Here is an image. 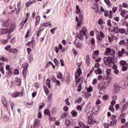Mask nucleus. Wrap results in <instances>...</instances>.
Instances as JSON below:
<instances>
[{
	"instance_id": "f257e3e1",
	"label": "nucleus",
	"mask_w": 128,
	"mask_h": 128,
	"mask_svg": "<svg viewBox=\"0 0 128 128\" xmlns=\"http://www.w3.org/2000/svg\"><path fill=\"white\" fill-rule=\"evenodd\" d=\"M80 74H82V69L79 68L75 74L76 86H78V88L77 89L78 92H80L82 90V82H84L82 78L80 77Z\"/></svg>"
},
{
	"instance_id": "f03ea898",
	"label": "nucleus",
	"mask_w": 128,
	"mask_h": 128,
	"mask_svg": "<svg viewBox=\"0 0 128 128\" xmlns=\"http://www.w3.org/2000/svg\"><path fill=\"white\" fill-rule=\"evenodd\" d=\"M108 86V83L106 82H101L98 86V88L100 90V94H102L106 92V88Z\"/></svg>"
},
{
	"instance_id": "7ed1b4c3",
	"label": "nucleus",
	"mask_w": 128,
	"mask_h": 128,
	"mask_svg": "<svg viewBox=\"0 0 128 128\" xmlns=\"http://www.w3.org/2000/svg\"><path fill=\"white\" fill-rule=\"evenodd\" d=\"M76 12L79 14L78 18V16L76 17V21L77 22V26L78 28H80V26H82V15L80 12V9H77Z\"/></svg>"
},
{
	"instance_id": "20e7f679",
	"label": "nucleus",
	"mask_w": 128,
	"mask_h": 128,
	"mask_svg": "<svg viewBox=\"0 0 128 128\" xmlns=\"http://www.w3.org/2000/svg\"><path fill=\"white\" fill-rule=\"evenodd\" d=\"M116 54V50L113 49H111L110 48H106L104 52L105 56H114Z\"/></svg>"
},
{
	"instance_id": "39448f33",
	"label": "nucleus",
	"mask_w": 128,
	"mask_h": 128,
	"mask_svg": "<svg viewBox=\"0 0 128 128\" xmlns=\"http://www.w3.org/2000/svg\"><path fill=\"white\" fill-rule=\"evenodd\" d=\"M95 32L98 40H102V38H104L105 36L102 32H100L98 30H95Z\"/></svg>"
},
{
	"instance_id": "423d86ee",
	"label": "nucleus",
	"mask_w": 128,
	"mask_h": 128,
	"mask_svg": "<svg viewBox=\"0 0 128 128\" xmlns=\"http://www.w3.org/2000/svg\"><path fill=\"white\" fill-rule=\"evenodd\" d=\"M103 61L104 64H106V66H108L110 64H112V58L110 56L104 57L103 59Z\"/></svg>"
},
{
	"instance_id": "0eeeda50",
	"label": "nucleus",
	"mask_w": 128,
	"mask_h": 128,
	"mask_svg": "<svg viewBox=\"0 0 128 128\" xmlns=\"http://www.w3.org/2000/svg\"><path fill=\"white\" fill-rule=\"evenodd\" d=\"M88 124L92 126L96 124V120L94 119V116L92 114L90 115L88 117Z\"/></svg>"
},
{
	"instance_id": "6e6552de",
	"label": "nucleus",
	"mask_w": 128,
	"mask_h": 128,
	"mask_svg": "<svg viewBox=\"0 0 128 128\" xmlns=\"http://www.w3.org/2000/svg\"><path fill=\"white\" fill-rule=\"evenodd\" d=\"M40 126V120L38 118H36L34 121V128H38Z\"/></svg>"
},
{
	"instance_id": "1a4fd4ad",
	"label": "nucleus",
	"mask_w": 128,
	"mask_h": 128,
	"mask_svg": "<svg viewBox=\"0 0 128 128\" xmlns=\"http://www.w3.org/2000/svg\"><path fill=\"white\" fill-rule=\"evenodd\" d=\"M16 30V24H12L10 26L8 30V34H10L12 32H14V30Z\"/></svg>"
},
{
	"instance_id": "9d476101",
	"label": "nucleus",
	"mask_w": 128,
	"mask_h": 128,
	"mask_svg": "<svg viewBox=\"0 0 128 128\" xmlns=\"http://www.w3.org/2000/svg\"><path fill=\"white\" fill-rule=\"evenodd\" d=\"M24 92H14L12 94V98H18V96H22Z\"/></svg>"
},
{
	"instance_id": "9b49d317",
	"label": "nucleus",
	"mask_w": 128,
	"mask_h": 128,
	"mask_svg": "<svg viewBox=\"0 0 128 128\" xmlns=\"http://www.w3.org/2000/svg\"><path fill=\"white\" fill-rule=\"evenodd\" d=\"M78 42V39H76L74 41V46H76V48H80H80H82V43H80Z\"/></svg>"
},
{
	"instance_id": "f8f14e48",
	"label": "nucleus",
	"mask_w": 128,
	"mask_h": 128,
	"mask_svg": "<svg viewBox=\"0 0 128 128\" xmlns=\"http://www.w3.org/2000/svg\"><path fill=\"white\" fill-rule=\"evenodd\" d=\"M104 16L106 17L109 16L110 18H112V11L110 10L108 12V10H105Z\"/></svg>"
},
{
	"instance_id": "ddd939ff",
	"label": "nucleus",
	"mask_w": 128,
	"mask_h": 128,
	"mask_svg": "<svg viewBox=\"0 0 128 128\" xmlns=\"http://www.w3.org/2000/svg\"><path fill=\"white\" fill-rule=\"evenodd\" d=\"M98 54H100V52L98 50L94 51L92 55V58L96 60V58L98 56Z\"/></svg>"
},
{
	"instance_id": "4468645a",
	"label": "nucleus",
	"mask_w": 128,
	"mask_h": 128,
	"mask_svg": "<svg viewBox=\"0 0 128 128\" xmlns=\"http://www.w3.org/2000/svg\"><path fill=\"white\" fill-rule=\"evenodd\" d=\"M18 8H16V14H18L20 13V12L22 10V6H20V2L18 3L17 4Z\"/></svg>"
},
{
	"instance_id": "2eb2a0df",
	"label": "nucleus",
	"mask_w": 128,
	"mask_h": 128,
	"mask_svg": "<svg viewBox=\"0 0 128 128\" xmlns=\"http://www.w3.org/2000/svg\"><path fill=\"white\" fill-rule=\"evenodd\" d=\"M120 90V87L118 86V84L114 85L113 89L114 92H115V94H116Z\"/></svg>"
},
{
	"instance_id": "dca6fc26",
	"label": "nucleus",
	"mask_w": 128,
	"mask_h": 128,
	"mask_svg": "<svg viewBox=\"0 0 128 128\" xmlns=\"http://www.w3.org/2000/svg\"><path fill=\"white\" fill-rule=\"evenodd\" d=\"M2 102L4 108H8V101L6 100V98L4 97L2 98Z\"/></svg>"
},
{
	"instance_id": "f3484780",
	"label": "nucleus",
	"mask_w": 128,
	"mask_h": 128,
	"mask_svg": "<svg viewBox=\"0 0 128 128\" xmlns=\"http://www.w3.org/2000/svg\"><path fill=\"white\" fill-rule=\"evenodd\" d=\"M86 64L87 66H90V55L87 54L86 58Z\"/></svg>"
},
{
	"instance_id": "a211bd4d",
	"label": "nucleus",
	"mask_w": 128,
	"mask_h": 128,
	"mask_svg": "<svg viewBox=\"0 0 128 128\" xmlns=\"http://www.w3.org/2000/svg\"><path fill=\"white\" fill-rule=\"evenodd\" d=\"M80 34H84V36H86V27L82 28V30L80 31Z\"/></svg>"
},
{
	"instance_id": "6ab92c4d",
	"label": "nucleus",
	"mask_w": 128,
	"mask_h": 128,
	"mask_svg": "<svg viewBox=\"0 0 128 128\" xmlns=\"http://www.w3.org/2000/svg\"><path fill=\"white\" fill-rule=\"evenodd\" d=\"M90 44L92 46V50L94 49V46L96 44V41L94 40V38H92L90 40Z\"/></svg>"
},
{
	"instance_id": "aec40b11",
	"label": "nucleus",
	"mask_w": 128,
	"mask_h": 128,
	"mask_svg": "<svg viewBox=\"0 0 128 128\" xmlns=\"http://www.w3.org/2000/svg\"><path fill=\"white\" fill-rule=\"evenodd\" d=\"M14 83L16 86H20L22 84V82H20V80L19 78L16 77L14 80Z\"/></svg>"
},
{
	"instance_id": "412c9836",
	"label": "nucleus",
	"mask_w": 128,
	"mask_h": 128,
	"mask_svg": "<svg viewBox=\"0 0 128 128\" xmlns=\"http://www.w3.org/2000/svg\"><path fill=\"white\" fill-rule=\"evenodd\" d=\"M12 48V46L8 45L4 48V50L8 52H12V48Z\"/></svg>"
},
{
	"instance_id": "4be33fe9",
	"label": "nucleus",
	"mask_w": 128,
	"mask_h": 128,
	"mask_svg": "<svg viewBox=\"0 0 128 128\" xmlns=\"http://www.w3.org/2000/svg\"><path fill=\"white\" fill-rule=\"evenodd\" d=\"M118 123V120H112L110 122V126H114Z\"/></svg>"
},
{
	"instance_id": "5701e85b",
	"label": "nucleus",
	"mask_w": 128,
	"mask_h": 128,
	"mask_svg": "<svg viewBox=\"0 0 128 128\" xmlns=\"http://www.w3.org/2000/svg\"><path fill=\"white\" fill-rule=\"evenodd\" d=\"M119 86H120L121 88L124 90L126 88V82H122L119 83Z\"/></svg>"
},
{
	"instance_id": "b1692460",
	"label": "nucleus",
	"mask_w": 128,
	"mask_h": 128,
	"mask_svg": "<svg viewBox=\"0 0 128 128\" xmlns=\"http://www.w3.org/2000/svg\"><path fill=\"white\" fill-rule=\"evenodd\" d=\"M94 72L96 74H102V68H98V70H94Z\"/></svg>"
},
{
	"instance_id": "393cba45",
	"label": "nucleus",
	"mask_w": 128,
	"mask_h": 128,
	"mask_svg": "<svg viewBox=\"0 0 128 128\" xmlns=\"http://www.w3.org/2000/svg\"><path fill=\"white\" fill-rule=\"evenodd\" d=\"M124 54H126V50L124 48H122L121 51L118 52L119 56H122Z\"/></svg>"
},
{
	"instance_id": "a878e982",
	"label": "nucleus",
	"mask_w": 128,
	"mask_h": 128,
	"mask_svg": "<svg viewBox=\"0 0 128 128\" xmlns=\"http://www.w3.org/2000/svg\"><path fill=\"white\" fill-rule=\"evenodd\" d=\"M12 75V70H9L7 71L6 73V76L7 78H10Z\"/></svg>"
},
{
	"instance_id": "bb28decb",
	"label": "nucleus",
	"mask_w": 128,
	"mask_h": 128,
	"mask_svg": "<svg viewBox=\"0 0 128 128\" xmlns=\"http://www.w3.org/2000/svg\"><path fill=\"white\" fill-rule=\"evenodd\" d=\"M57 78L61 80L62 82H64V78H62V72H59L58 75H57Z\"/></svg>"
},
{
	"instance_id": "cd10ccee",
	"label": "nucleus",
	"mask_w": 128,
	"mask_h": 128,
	"mask_svg": "<svg viewBox=\"0 0 128 128\" xmlns=\"http://www.w3.org/2000/svg\"><path fill=\"white\" fill-rule=\"evenodd\" d=\"M128 102H126L125 104H124V106L122 107V109L121 110L122 112H124L126 110V108H128Z\"/></svg>"
},
{
	"instance_id": "c85d7f7f",
	"label": "nucleus",
	"mask_w": 128,
	"mask_h": 128,
	"mask_svg": "<svg viewBox=\"0 0 128 128\" xmlns=\"http://www.w3.org/2000/svg\"><path fill=\"white\" fill-rule=\"evenodd\" d=\"M8 32V30L6 29H0V34H6Z\"/></svg>"
},
{
	"instance_id": "c756f323",
	"label": "nucleus",
	"mask_w": 128,
	"mask_h": 128,
	"mask_svg": "<svg viewBox=\"0 0 128 128\" xmlns=\"http://www.w3.org/2000/svg\"><path fill=\"white\" fill-rule=\"evenodd\" d=\"M84 34H81L80 33L79 34L76 36V38L80 39V40H84Z\"/></svg>"
},
{
	"instance_id": "7c9ffc66",
	"label": "nucleus",
	"mask_w": 128,
	"mask_h": 128,
	"mask_svg": "<svg viewBox=\"0 0 128 128\" xmlns=\"http://www.w3.org/2000/svg\"><path fill=\"white\" fill-rule=\"evenodd\" d=\"M52 26V24H50V22H48L44 24H42V26L46 28V26Z\"/></svg>"
},
{
	"instance_id": "2f4dec72",
	"label": "nucleus",
	"mask_w": 128,
	"mask_h": 128,
	"mask_svg": "<svg viewBox=\"0 0 128 128\" xmlns=\"http://www.w3.org/2000/svg\"><path fill=\"white\" fill-rule=\"evenodd\" d=\"M46 86H48V88H50V80L47 79L46 80Z\"/></svg>"
},
{
	"instance_id": "473e14b6",
	"label": "nucleus",
	"mask_w": 128,
	"mask_h": 128,
	"mask_svg": "<svg viewBox=\"0 0 128 128\" xmlns=\"http://www.w3.org/2000/svg\"><path fill=\"white\" fill-rule=\"evenodd\" d=\"M22 74L24 78H26V76H28V70H23Z\"/></svg>"
},
{
	"instance_id": "72a5a7b5",
	"label": "nucleus",
	"mask_w": 128,
	"mask_h": 128,
	"mask_svg": "<svg viewBox=\"0 0 128 128\" xmlns=\"http://www.w3.org/2000/svg\"><path fill=\"white\" fill-rule=\"evenodd\" d=\"M10 104L12 111L14 112V108L15 106L14 103V102H12V101H10Z\"/></svg>"
},
{
	"instance_id": "f704fd0d",
	"label": "nucleus",
	"mask_w": 128,
	"mask_h": 128,
	"mask_svg": "<svg viewBox=\"0 0 128 128\" xmlns=\"http://www.w3.org/2000/svg\"><path fill=\"white\" fill-rule=\"evenodd\" d=\"M71 114H72V116H74V118L78 116V112L76 110L72 111Z\"/></svg>"
},
{
	"instance_id": "c9c22d12",
	"label": "nucleus",
	"mask_w": 128,
	"mask_h": 128,
	"mask_svg": "<svg viewBox=\"0 0 128 128\" xmlns=\"http://www.w3.org/2000/svg\"><path fill=\"white\" fill-rule=\"evenodd\" d=\"M82 97H79L76 99V102L78 104H80V102H82Z\"/></svg>"
},
{
	"instance_id": "e433bc0d",
	"label": "nucleus",
	"mask_w": 128,
	"mask_h": 128,
	"mask_svg": "<svg viewBox=\"0 0 128 128\" xmlns=\"http://www.w3.org/2000/svg\"><path fill=\"white\" fill-rule=\"evenodd\" d=\"M44 114L46 116H50V110H46L44 111Z\"/></svg>"
},
{
	"instance_id": "4c0bfd02",
	"label": "nucleus",
	"mask_w": 128,
	"mask_h": 128,
	"mask_svg": "<svg viewBox=\"0 0 128 128\" xmlns=\"http://www.w3.org/2000/svg\"><path fill=\"white\" fill-rule=\"evenodd\" d=\"M104 2L108 6H112V4H110V0H104Z\"/></svg>"
},
{
	"instance_id": "58836bf2",
	"label": "nucleus",
	"mask_w": 128,
	"mask_h": 128,
	"mask_svg": "<svg viewBox=\"0 0 128 128\" xmlns=\"http://www.w3.org/2000/svg\"><path fill=\"white\" fill-rule=\"evenodd\" d=\"M108 110H110V112H114V106L110 105L109 106Z\"/></svg>"
},
{
	"instance_id": "ea45409f",
	"label": "nucleus",
	"mask_w": 128,
	"mask_h": 128,
	"mask_svg": "<svg viewBox=\"0 0 128 128\" xmlns=\"http://www.w3.org/2000/svg\"><path fill=\"white\" fill-rule=\"evenodd\" d=\"M8 24H9L8 20L5 21L3 23V26H4V28H6V26H8Z\"/></svg>"
},
{
	"instance_id": "a19ab883",
	"label": "nucleus",
	"mask_w": 128,
	"mask_h": 128,
	"mask_svg": "<svg viewBox=\"0 0 128 128\" xmlns=\"http://www.w3.org/2000/svg\"><path fill=\"white\" fill-rule=\"evenodd\" d=\"M113 38H114V36H112V37L108 36V40L110 44H112V42Z\"/></svg>"
},
{
	"instance_id": "79ce46f5",
	"label": "nucleus",
	"mask_w": 128,
	"mask_h": 128,
	"mask_svg": "<svg viewBox=\"0 0 128 128\" xmlns=\"http://www.w3.org/2000/svg\"><path fill=\"white\" fill-rule=\"evenodd\" d=\"M28 64H24L22 65V68L23 70H28Z\"/></svg>"
},
{
	"instance_id": "37998d69",
	"label": "nucleus",
	"mask_w": 128,
	"mask_h": 128,
	"mask_svg": "<svg viewBox=\"0 0 128 128\" xmlns=\"http://www.w3.org/2000/svg\"><path fill=\"white\" fill-rule=\"evenodd\" d=\"M118 32H120L122 34H124V32H126V30L122 29V28L119 29Z\"/></svg>"
},
{
	"instance_id": "c03bdc74",
	"label": "nucleus",
	"mask_w": 128,
	"mask_h": 128,
	"mask_svg": "<svg viewBox=\"0 0 128 128\" xmlns=\"http://www.w3.org/2000/svg\"><path fill=\"white\" fill-rule=\"evenodd\" d=\"M106 74L107 76H110L112 74V70L110 69H107L106 70Z\"/></svg>"
},
{
	"instance_id": "a18cd8bd",
	"label": "nucleus",
	"mask_w": 128,
	"mask_h": 128,
	"mask_svg": "<svg viewBox=\"0 0 128 128\" xmlns=\"http://www.w3.org/2000/svg\"><path fill=\"white\" fill-rule=\"evenodd\" d=\"M40 16H38L36 18V24H38V22H40Z\"/></svg>"
},
{
	"instance_id": "49530a36",
	"label": "nucleus",
	"mask_w": 128,
	"mask_h": 128,
	"mask_svg": "<svg viewBox=\"0 0 128 128\" xmlns=\"http://www.w3.org/2000/svg\"><path fill=\"white\" fill-rule=\"evenodd\" d=\"M78 124L81 128H86V125L82 122L80 121L78 122Z\"/></svg>"
},
{
	"instance_id": "de8ad7c7",
	"label": "nucleus",
	"mask_w": 128,
	"mask_h": 128,
	"mask_svg": "<svg viewBox=\"0 0 128 128\" xmlns=\"http://www.w3.org/2000/svg\"><path fill=\"white\" fill-rule=\"evenodd\" d=\"M6 70L8 71V70H12V68H10V66L9 64H8L6 66Z\"/></svg>"
},
{
	"instance_id": "09e8293b",
	"label": "nucleus",
	"mask_w": 128,
	"mask_h": 128,
	"mask_svg": "<svg viewBox=\"0 0 128 128\" xmlns=\"http://www.w3.org/2000/svg\"><path fill=\"white\" fill-rule=\"evenodd\" d=\"M58 28H53L52 29L50 30V32L52 34H54V32H56V30Z\"/></svg>"
},
{
	"instance_id": "8fccbe9b",
	"label": "nucleus",
	"mask_w": 128,
	"mask_h": 128,
	"mask_svg": "<svg viewBox=\"0 0 128 128\" xmlns=\"http://www.w3.org/2000/svg\"><path fill=\"white\" fill-rule=\"evenodd\" d=\"M120 64H121V66H126V62L124 60H122L120 62Z\"/></svg>"
},
{
	"instance_id": "3c124183",
	"label": "nucleus",
	"mask_w": 128,
	"mask_h": 128,
	"mask_svg": "<svg viewBox=\"0 0 128 128\" xmlns=\"http://www.w3.org/2000/svg\"><path fill=\"white\" fill-rule=\"evenodd\" d=\"M34 60V56L32 54H30L28 57L29 62H32V60Z\"/></svg>"
},
{
	"instance_id": "603ef678",
	"label": "nucleus",
	"mask_w": 128,
	"mask_h": 128,
	"mask_svg": "<svg viewBox=\"0 0 128 128\" xmlns=\"http://www.w3.org/2000/svg\"><path fill=\"white\" fill-rule=\"evenodd\" d=\"M70 98H68L66 100H65V102H66V106H70Z\"/></svg>"
},
{
	"instance_id": "864d4df0",
	"label": "nucleus",
	"mask_w": 128,
	"mask_h": 128,
	"mask_svg": "<svg viewBox=\"0 0 128 128\" xmlns=\"http://www.w3.org/2000/svg\"><path fill=\"white\" fill-rule=\"evenodd\" d=\"M125 15H126V10H121V16H122L123 18H124Z\"/></svg>"
},
{
	"instance_id": "5fc2aeb1",
	"label": "nucleus",
	"mask_w": 128,
	"mask_h": 128,
	"mask_svg": "<svg viewBox=\"0 0 128 128\" xmlns=\"http://www.w3.org/2000/svg\"><path fill=\"white\" fill-rule=\"evenodd\" d=\"M4 120H10V118H8V116L7 115H4L3 117Z\"/></svg>"
},
{
	"instance_id": "6e6d98bb",
	"label": "nucleus",
	"mask_w": 128,
	"mask_h": 128,
	"mask_svg": "<svg viewBox=\"0 0 128 128\" xmlns=\"http://www.w3.org/2000/svg\"><path fill=\"white\" fill-rule=\"evenodd\" d=\"M120 29L116 27H114V32H116V34H118L119 32Z\"/></svg>"
},
{
	"instance_id": "4d7b16f0",
	"label": "nucleus",
	"mask_w": 128,
	"mask_h": 128,
	"mask_svg": "<svg viewBox=\"0 0 128 128\" xmlns=\"http://www.w3.org/2000/svg\"><path fill=\"white\" fill-rule=\"evenodd\" d=\"M87 92H92V86H90L87 90Z\"/></svg>"
},
{
	"instance_id": "13d9d810",
	"label": "nucleus",
	"mask_w": 128,
	"mask_h": 128,
	"mask_svg": "<svg viewBox=\"0 0 128 128\" xmlns=\"http://www.w3.org/2000/svg\"><path fill=\"white\" fill-rule=\"evenodd\" d=\"M26 106H32L34 104V103H32V101H28L26 104Z\"/></svg>"
},
{
	"instance_id": "bf43d9fd",
	"label": "nucleus",
	"mask_w": 128,
	"mask_h": 128,
	"mask_svg": "<svg viewBox=\"0 0 128 128\" xmlns=\"http://www.w3.org/2000/svg\"><path fill=\"white\" fill-rule=\"evenodd\" d=\"M44 89L46 94H48V92H50V90L48 88H46V86H44Z\"/></svg>"
},
{
	"instance_id": "052dcab7",
	"label": "nucleus",
	"mask_w": 128,
	"mask_h": 128,
	"mask_svg": "<svg viewBox=\"0 0 128 128\" xmlns=\"http://www.w3.org/2000/svg\"><path fill=\"white\" fill-rule=\"evenodd\" d=\"M10 42L12 44H14V42H16V38H14L10 40Z\"/></svg>"
},
{
	"instance_id": "680f3d73",
	"label": "nucleus",
	"mask_w": 128,
	"mask_h": 128,
	"mask_svg": "<svg viewBox=\"0 0 128 128\" xmlns=\"http://www.w3.org/2000/svg\"><path fill=\"white\" fill-rule=\"evenodd\" d=\"M55 84H56V86H60V81L57 80Z\"/></svg>"
},
{
	"instance_id": "e2e57ef3",
	"label": "nucleus",
	"mask_w": 128,
	"mask_h": 128,
	"mask_svg": "<svg viewBox=\"0 0 128 128\" xmlns=\"http://www.w3.org/2000/svg\"><path fill=\"white\" fill-rule=\"evenodd\" d=\"M126 44V42L124 40H122L119 42V44L120 46H122V44Z\"/></svg>"
},
{
	"instance_id": "0e129e2a",
	"label": "nucleus",
	"mask_w": 128,
	"mask_h": 128,
	"mask_svg": "<svg viewBox=\"0 0 128 128\" xmlns=\"http://www.w3.org/2000/svg\"><path fill=\"white\" fill-rule=\"evenodd\" d=\"M0 60H1V62H6V58L4 56H1L0 58Z\"/></svg>"
},
{
	"instance_id": "69168bd1",
	"label": "nucleus",
	"mask_w": 128,
	"mask_h": 128,
	"mask_svg": "<svg viewBox=\"0 0 128 128\" xmlns=\"http://www.w3.org/2000/svg\"><path fill=\"white\" fill-rule=\"evenodd\" d=\"M29 36H30V30H28L27 31V32L25 36V38H28Z\"/></svg>"
},
{
	"instance_id": "338daca9",
	"label": "nucleus",
	"mask_w": 128,
	"mask_h": 128,
	"mask_svg": "<svg viewBox=\"0 0 128 128\" xmlns=\"http://www.w3.org/2000/svg\"><path fill=\"white\" fill-rule=\"evenodd\" d=\"M14 74L15 75L18 74H20V71H18V70L16 69V70H14Z\"/></svg>"
},
{
	"instance_id": "774afa93",
	"label": "nucleus",
	"mask_w": 128,
	"mask_h": 128,
	"mask_svg": "<svg viewBox=\"0 0 128 128\" xmlns=\"http://www.w3.org/2000/svg\"><path fill=\"white\" fill-rule=\"evenodd\" d=\"M110 104L111 106H114V104H116V100H112V101H111Z\"/></svg>"
}]
</instances>
